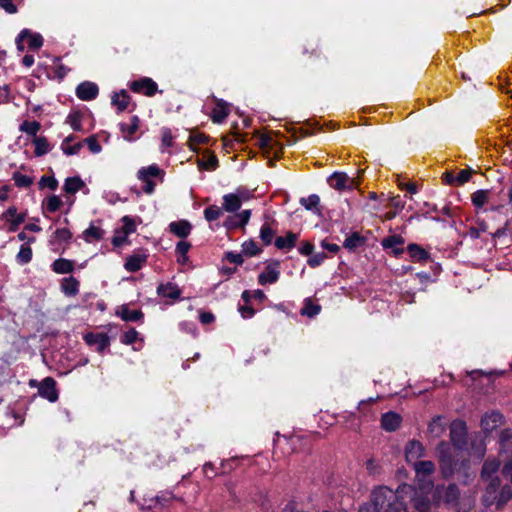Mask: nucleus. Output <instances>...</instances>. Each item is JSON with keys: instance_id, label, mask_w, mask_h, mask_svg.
Returning <instances> with one entry per match:
<instances>
[{"instance_id": "obj_1", "label": "nucleus", "mask_w": 512, "mask_h": 512, "mask_svg": "<svg viewBox=\"0 0 512 512\" xmlns=\"http://www.w3.org/2000/svg\"><path fill=\"white\" fill-rule=\"evenodd\" d=\"M397 495V493L393 492L387 486H380L372 491L370 503H364L360 505V507H368V512H381L383 507L385 505L388 506Z\"/></svg>"}, {"instance_id": "obj_2", "label": "nucleus", "mask_w": 512, "mask_h": 512, "mask_svg": "<svg viewBox=\"0 0 512 512\" xmlns=\"http://www.w3.org/2000/svg\"><path fill=\"white\" fill-rule=\"evenodd\" d=\"M450 441L455 449H466L467 427L464 421L457 419L450 424Z\"/></svg>"}, {"instance_id": "obj_3", "label": "nucleus", "mask_w": 512, "mask_h": 512, "mask_svg": "<svg viewBox=\"0 0 512 512\" xmlns=\"http://www.w3.org/2000/svg\"><path fill=\"white\" fill-rule=\"evenodd\" d=\"M437 450L439 452L440 470L444 478H450L454 474V459L449 451V444L442 441Z\"/></svg>"}, {"instance_id": "obj_4", "label": "nucleus", "mask_w": 512, "mask_h": 512, "mask_svg": "<svg viewBox=\"0 0 512 512\" xmlns=\"http://www.w3.org/2000/svg\"><path fill=\"white\" fill-rule=\"evenodd\" d=\"M328 184L335 190L343 191L345 189H354L357 187V182L354 178H349L344 172H334L328 178Z\"/></svg>"}, {"instance_id": "obj_5", "label": "nucleus", "mask_w": 512, "mask_h": 512, "mask_svg": "<svg viewBox=\"0 0 512 512\" xmlns=\"http://www.w3.org/2000/svg\"><path fill=\"white\" fill-rule=\"evenodd\" d=\"M129 87L133 92L141 93L148 97L154 96L158 90L157 83L148 77L132 81Z\"/></svg>"}, {"instance_id": "obj_6", "label": "nucleus", "mask_w": 512, "mask_h": 512, "mask_svg": "<svg viewBox=\"0 0 512 512\" xmlns=\"http://www.w3.org/2000/svg\"><path fill=\"white\" fill-rule=\"evenodd\" d=\"M84 340L87 345L95 346L99 353H103L110 345V338L105 333H87Z\"/></svg>"}, {"instance_id": "obj_7", "label": "nucleus", "mask_w": 512, "mask_h": 512, "mask_svg": "<svg viewBox=\"0 0 512 512\" xmlns=\"http://www.w3.org/2000/svg\"><path fill=\"white\" fill-rule=\"evenodd\" d=\"M486 482L487 486L482 496V502L485 506H491L496 502L497 493L501 486V480L498 476H495Z\"/></svg>"}, {"instance_id": "obj_8", "label": "nucleus", "mask_w": 512, "mask_h": 512, "mask_svg": "<svg viewBox=\"0 0 512 512\" xmlns=\"http://www.w3.org/2000/svg\"><path fill=\"white\" fill-rule=\"evenodd\" d=\"M499 455L504 460L512 459V431L504 429L499 436Z\"/></svg>"}, {"instance_id": "obj_9", "label": "nucleus", "mask_w": 512, "mask_h": 512, "mask_svg": "<svg viewBox=\"0 0 512 512\" xmlns=\"http://www.w3.org/2000/svg\"><path fill=\"white\" fill-rule=\"evenodd\" d=\"M279 261L267 265L263 272L258 276V282L261 285L273 284L278 281L280 276Z\"/></svg>"}, {"instance_id": "obj_10", "label": "nucleus", "mask_w": 512, "mask_h": 512, "mask_svg": "<svg viewBox=\"0 0 512 512\" xmlns=\"http://www.w3.org/2000/svg\"><path fill=\"white\" fill-rule=\"evenodd\" d=\"M38 393L41 397L50 402H55L58 399V392L56 389V381L52 377H46L38 388Z\"/></svg>"}, {"instance_id": "obj_11", "label": "nucleus", "mask_w": 512, "mask_h": 512, "mask_svg": "<svg viewBox=\"0 0 512 512\" xmlns=\"http://www.w3.org/2000/svg\"><path fill=\"white\" fill-rule=\"evenodd\" d=\"M99 92L98 86L89 81L82 82L76 88V95L83 101H90L97 97Z\"/></svg>"}, {"instance_id": "obj_12", "label": "nucleus", "mask_w": 512, "mask_h": 512, "mask_svg": "<svg viewBox=\"0 0 512 512\" xmlns=\"http://www.w3.org/2000/svg\"><path fill=\"white\" fill-rule=\"evenodd\" d=\"M503 416L497 411L486 413L481 419V427L485 433H491L502 424Z\"/></svg>"}, {"instance_id": "obj_13", "label": "nucleus", "mask_w": 512, "mask_h": 512, "mask_svg": "<svg viewBox=\"0 0 512 512\" xmlns=\"http://www.w3.org/2000/svg\"><path fill=\"white\" fill-rule=\"evenodd\" d=\"M116 315L126 322H138L144 317L141 310H130L128 305L124 304L117 308Z\"/></svg>"}, {"instance_id": "obj_14", "label": "nucleus", "mask_w": 512, "mask_h": 512, "mask_svg": "<svg viewBox=\"0 0 512 512\" xmlns=\"http://www.w3.org/2000/svg\"><path fill=\"white\" fill-rule=\"evenodd\" d=\"M381 244L385 249H392L394 255L396 256L401 255L404 252V239L400 235H392L386 237L382 240Z\"/></svg>"}, {"instance_id": "obj_15", "label": "nucleus", "mask_w": 512, "mask_h": 512, "mask_svg": "<svg viewBox=\"0 0 512 512\" xmlns=\"http://www.w3.org/2000/svg\"><path fill=\"white\" fill-rule=\"evenodd\" d=\"M242 205L240 194L229 193L223 196L222 209L229 213L237 212Z\"/></svg>"}, {"instance_id": "obj_16", "label": "nucleus", "mask_w": 512, "mask_h": 512, "mask_svg": "<svg viewBox=\"0 0 512 512\" xmlns=\"http://www.w3.org/2000/svg\"><path fill=\"white\" fill-rule=\"evenodd\" d=\"M401 423V416L395 412L384 413L381 417V426L384 430L395 431Z\"/></svg>"}, {"instance_id": "obj_17", "label": "nucleus", "mask_w": 512, "mask_h": 512, "mask_svg": "<svg viewBox=\"0 0 512 512\" xmlns=\"http://www.w3.org/2000/svg\"><path fill=\"white\" fill-rule=\"evenodd\" d=\"M424 454V447L423 445L416 440L409 441L406 448H405V456L407 461L416 462L420 457H422Z\"/></svg>"}, {"instance_id": "obj_18", "label": "nucleus", "mask_w": 512, "mask_h": 512, "mask_svg": "<svg viewBox=\"0 0 512 512\" xmlns=\"http://www.w3.org/2000/svg\"><path fill=\"white\" fill-rule=\"evenodd\" d=\"M300 204L308 211L317 216H322V208L320 207V197L317 194H311L307 198L302 197Z\"/></svg>"}, {"instance_id": "obj_19", "label": "nucleus", "mask_w": 512, "mask_h": 512, "mask_svg": "<svg viewBox=\"0 0 512 512\" xmlns=\"http://www.w3.org/2000/svg\"><path fill=\"white\" fill-rule=\"evenodd\" d=\"M157 294L161 297L176 300L180 298L181 290L176 284L168 282L157 287Z\"/></svg>"}, {"instance_id": "obj_20", "label": "nucleus", "mask_w": 512, "mask_h": 512, "mask_svg": "<svg viewBox=\"0 0 512 512\" xmlns=\"http://www.w3.org/2000/svg\"><path fill=\"white\" fill-rule=\"evenodd\" d=\"M139 124H140V119L136 115L131 118L130 124L120 123L119 127H120L121 133L123 135V138L127 141L134 140V134L139 129Z\"/></svg>"}, {"instance_id": "obj_21", "label": "nucleus", "mask_w": 512, "mask_h": 512, "mask_svg": "<svg viewBox=\"0 0 512 512\" xmlns=\"http://www.w3.org/2000/svg\"><path fill=\"white\" fill-rule=\"evenodd\" d=\"M192 226L187 220L174 221L169 224V231L180 238H186Z\"/></svg>"}, {"instance_id": "obj_22", "label": "nucleus", "mask_w": 512, "mask_h": 512, "mask_svg": "<svg viewBox=\"0 0 512 512\" xmlns=\"http://www.w3.org/2000/svg\"><path fill=\"white\" fill-rule=\"evenodd\" d=\"M500 467V462L496 459H487L481 470V478L483 481H488L491 478H494Z\"/></svg>"}, {"instance_id": "obj_23", "label": "nucleus", "mask_w": 512, "mask_h": 512, "mask_svg": "<svg viewBox=\"0 0 512 512\" xmlns=\"http://www.w3.org/2000/svg\"><path fill=\"white\" fill-rule=\"evenodd\" d=\"M297 239H298V235L289 231V232H287L286 236L277 237L275 239L274 244L280 250H285V249L290 250L293 247H295Z\"/></svg>"}, {"instance_id": "obj_24", "label": "nucleus", "mask_w": 512, "mask_h": 512, "mask_svg": "<svg viewBox=\"0 0 512 512\" xmlns=\"http://www.w3.org/2000/svg\"><path fill=\"white\" fill-rule=\"evenodd\" d=\"M3 216L11 222L10 231H16L17 227L25 221V214L17 213L15 207H9Z\"/></svg>"}, {"instance_id": "obj_25", "label": "nucleus", "mask_w": 512, "mask_h": 512, "mask_svg": "<svg viewBox=\"0 0 512 512\" xmlns=\"http://www.w3.org/2000/svg\"><path fill=\"white\" fill-rule=\"evenodd\" d=\"M79 281L73 277L64 278L61 282V290L66 296H75L79 292Z\"/></svg>"}, {"instance_id": "obj_26", "label": "nucleus", "mask_w": 512, "mask_h": 512, "mask_svg": "<svg viewBox=\"0 0 512 512\" xmlns=\"http://www.w3.org/2000/svg\"><path fill=\"white\" fill-rule=\"evenodd\" d=\"M407 251L413 261L425 262L430 258L429 253L415 243L409 244L407 246Z\"/></svg>"}, {"instance_id": "obj_27", "label": "nucleus", "mask_w": 512, "mask_h": 512, "mask_svg": "<svg viewBox=\"0 0 512 512\" xmlns=\"http://www.w3.org/2000/svg\"><path fill=\"white\" fill-rule=\"evenodd\" d=\"M74 266V261L58 258L53 262L52 270L57 274H67L73 272Z\"/></svg>"}, {"instance_id": "obj_28", "label": "nucleus", "mask_w": 512, "mask_h": 512, "mask_svg": "<svg viewBox=\"0 0 512 512\" xmlns=\"http://www.w3.org/2000/svg\"><path fill=\"white\" fill-rule=\"evenodd\" d=\"M112 104L117 106V109L119 112H123L124 110L127 109L129 103H130V100H131V97L129 96V94L127 93L126 90H121L119 93L115 92L113 95H112Z\"/></svg>"}, {"instance_id": "obj_29", "label": "nucleus", "mask_w": 512, "mask_h": 512, "mask_svg": "<svg viewBox=\"0 0 512 512\" xmlns=\"http://www.w3.org/2000/svg\"><path fill=\"white\" fill-rule=\"evenodd\" d=\"M146 255H132L127 258L124 267L129 272H137L146 263Z\"/></svg>"}, {"instance_id": "obj_30", "label": "nucleus", "mask_w": 512, "mask_h": 512, "mask_svg": "<svg viewBox=\"0 0 512 512\" xmlns=\"http://www.w3.org/2000/svg\"><path fill=\"white\" fill-rule=\"evenodd\" d=\"M366 242V238L361 236L358 232H353L343 242V247L350 251H354L360 246H363Z\"/></svg>"}, {"instance_id": "obj_31", "label": "nucleus", "mask_w": 512, "mask_h": 512, "mask_svg": "<svg viewBox=\"0 0 512 512\" xmlns=\"http://www.w3.org/2000/svg\"><path fill=\"white\" fill-rule=\"evenodd\" d=\"M228 114L229 111L226 102L219 100L216 104V107L213 109L211 116L212 121L214 123H222L227 118Z\"/></svg>"}, {"instance_id": "obj_32", "label": "nucleus", "mask_w": 512, "mask_h": 512, "mask_svg": "<svg viewBox=\"0 0 512 512\" xmlns=\"http://www.w3.org/2000/svg\"><path fill=\"white\" fill-rule=\"evenodd\" d=\"M321 311V306L317 303H315L311 298H306L304 300L303 307L300 310V314L302 316H307L309 318H312L319 314Z\"/></svg>"}, {"instance_id": "obj_33", "label": "nucleus", "mask_w": 512, "mask_h": 512, "mask_svg": "<svg viewBox=\"0 0 512 512\" xmlns=\"http://www.w3.org/2000/svg\"><path fill=\"white\" fill-rule=\"evenodd\" d=\"M85 183L79 176L68 177L65 180L63 189L68 194H75L82 187H84Z\"/></svg>"}, {"instance_id": "obj_34", "label": "nucleus", "mask_w": 512, "mask_h": 512, "mask_svg": "<svg viewBox=\"0 0 512 512\" xmlns=\"http://www.w3.org/2000/svg\"><path fill=\"white\" fill-rule=\"evenodd\" d=\"M512 498V488L510 485H504L499 488L496 502L494 503L498 509L502 508Z\"/></svg>"}, {"instance_id": "obj_35", "label": "nucleus", "mask_w": 512, "mask_h": 512, "mask_svg": "<svg viewBox=\"0 0 512 512\" xmlns=\"http://www.w3.org/2000/svg\"><path fill=\"white\" fill-rule=\"evenodd\" d=\"M413 467L418 475L427 476L435 471V465L430 460L416 461L413 463Z\"/></svg>"}, {"instance_id": "obj_36", "label": "nucleus", "mask_w": 512, "mask_h": 512, "mask_svg": "<svg viewBox=\"0 0 512 512\" xmlns=\"http://www.w3.org/2000/svg\"><path fill=\"white\" fill-rule=\"evenodd\" d=\"M103 236L104 230L92 224L83 232V238L86 242L99 241Z\"/></svg>"}, {"instance_id": "obj_37", "label": "nucleus", "mask_w": 512, "mask_h": 512, "mask_svg": "<svg viewBox=\"0 0 512 512\" xmlns=\"http://www.w3.org/2000/svg\"><path fill=\"white\" fill-rule=\"evenodd\" d=\"M33 144L35 145L34 153L36 156H43L50 150V145L46 137H35Z\"/></svg>"}, {"instance_id": "obj_38", "label": "nucleus", "mask_w": 512, "mask_h": 512, "mask_svg": "<svg viewBox=\"0 0 512 512\" xmlns=\"http://www.w3.org/2000/svg\"><path fill=\"white\" fill-rule=\"evenodd\" d=\"M161 174V170L157 165H150L149 167H143L141 168L138 173L137 177L139 180H146L147 178L151 177H157Z\"/></svg>"}, {"instance_id": "obj_39", "label": "nucleus", "mask_w": 512, "mask_h": 512, "mask_svg": "<svg viewBox=\"0 0 512 512\" xmlns=\"http://www.w3.org/2000/svg\"><path fill=\"white\" fill-rule=\"evenodd\" d=\"M407 508V503L404 501L403 497L397 495L396 498L389 503L385 512H406Z\"/></svg>"}, {"instance_id": "obj_40", "label": "nucleus", "mask_w": 512, "mask_h": 512, "mask_svg": "<svg viewBox=\"0 0 512 512\" xmlns=\"http://www.w3.org/2000/svg\"><path fill=\"white\" fill-rule=\"evenodd\" d=\"M32 259V249L28 245H22L18 254L16 255V260L19 264H27Z\"/></svg>"}, {"instance_id": "obj_41", "label": "nucleus", "mask_w": 512, "mask_h": 512, "mask_svg": "<svg viewBox=\"0 0 512 512\" xmlns=\"http://www.w3.org/2000/svg\"><path fill=\"white\" fill-rule=\"evenodd\" d=\"M488 195H489L488 190H477L471 196L473 205L478 208L482 207L487 202Z\"/></svg>"}, {"instance_id": "obj_42", "label": "nucleus", "mask_w": 512, "mask_h": 512, "mask_svg": "<svg viewBox=\"0 0 512 512\" xmlns=\"http://www.w3.org/2000/svg\"><path fill=\"white\" fill-rule=\"evenodd\" d=\"M430 505V500L422 495L417 496L413 499V506L419 512H429Z\"/></svg>"}, {"instance_id": "obj_43", "label": "nucleus", "mask_w": 512, "mask_h": 512, "mask_svg": "<svg viewBox=\"0 0 512 512\" xmlns=\"http://www.w3.org/2000/svg\"><path fill=\"white\" fill-rule=\"evenodd\" d=\"M222 213H223L222 208H220L216 205H211L204 210V217L208 222H212V221H215L218 218H220Z\"/></svg>"}, {"instance_id": "obj_44", "label": "nucleus", "mask_w": 512, "mask_h": 512, "mask_svg": "<svg viewBox=\"0 0 512 512\" xmlns=\"http://www.w3.org/2000/svg\"><path fill=\"white\" fill-rule=\"evenodd\" d=\"M428 430L435 437H440L445 431V427L441 422V417L434 418L429 424Z\"/></svg>"}, {"instance_id": "obj_45", "label": "nucleus", "mask_w": 512, "mask_h": 512, "mask_svg": "<svg viewBox=\"0 0 512 512\" xmlns=\"http://www.w3.org/2000/svg\"><path fill=\"white\" fill-rule=\"evenodd\" d=\"M20 130L28 135L37 137L36 134L40 130V124L37 121H24L20 126Z\"/></svg>"}, {"instance_id": "obj_46", "label": "nucleus", "mask_w": 512, "mask_h": 512, "mask_svg": "<svg viewBox=\"0 0 512 512\" xmlns=\"http://www.w3.org/2000/svg\"><path fill=\"white\" fill-rule=\"evenodd\" d=\"M25 40H28V46L30 49H33V50H38L43 45L42 36L40 34H33L30 30H29V34L26 35Z\"/></svg>"}, {"instance_id": "obj_47", "label": "nucleus", "mask_w": 512, "mask_h": 512, "mask_svg": "<svg viewBox=\"0 0 512 512\" xmlns=\"http://www.w3.org/2000/svg\"><path fill=\"white\" fill-rule=\"evenodd\" d=\"M242 252L245 256H255L261 252V249L253 240L246 241L242 244Z\"/></svg>"}, {"instance_id": "obj_48", "label": "nucleus", "mask_w": 512, "mask_h": 512, "mask_svg": "<svg viewBox=\"0 0 512 512\" xmlns=\"http://www.w3.org/2000/svg\"><path fill=\"white\" fill-rule=\"evenodd\" d=\"M12 179L17 187L27 188L33 183V179L19 172L13 173Z\"/></svg>"}, {"instance_id": "obj_49", "label": "nucleus", "mask_w": 512, "mask_h": 512, "mask_svg": "<svg viewBox=\"0 0 512 512\" xmlns=\"http://www.w3.org/2000/svg\"><path fill=\"white\" fill-rule=\"evenodd\" d=\"M274 231L269 227L268 224H264L260 230V238L265 245H270L274 237Z\"/></svg>"}, {"instance_id": "obj_50", "label": "nucleus", "mask_w": 512, "mask_h": 512, "mask_svg": "<svg viewBox=\"0 0 512 512\" xmlns=\"http://www.w3.org/2000/svg\"><path fill=\"white\" fill-rule=\"evenodd\" d=\"M62 206V200L57 195H51L46 200V209L53 213Z\"/></svg>"}, {"instance_id": "obj_51", "label": "nucleus", "mask_w": 512, "mask_h": 512, "mask_svg": "<svg viewBox=\"0 0 512 512\" xmlns=\"http://www.w3.org/2000/svg\"><path fill=\"white\" fill-rule=\"evenodd\" d=\"M122 222H123L122 230L125 235L128 236L129 234L134 233L136 231V224L132 217L124 216L122 218Z\"/></svg>"}, {"instance_id": "obj_52", "label": "nucleus", "mask_w": 512, "mask_h": 512, "mask_svg": "<svg viewBox=\"0 0 512 512\" xmlns=\"http://www.w3.org/2000/svg\"><path fill=\"white\" fill-rule=\"evenodd\" d=\"M138 337V332L134 328H130L128 331L124 332L121 336V342L125 345L133 344Z\"/></svg>"}, {"instance_id": "obj_53", "label": "nucleus", "mask_w": 512, "mask_h": 512, "mask_svg": "<svg viewBox=\"0 0 512 512\" xmlns=\"http://www.w3.org/2000/svg\"><path fill=\"white\" fill-rule=\"evenodd\" d=\"M39 187H48L51 190H55L58 187V181L52 176H42L39 181Z\"/></svg>"}, {"instance_id": "obj_54", "label": "nucleus", "mask_w": 512, "mask_h": 512, "mask_svg": "<svg viewBox=\"0 0 512 512\" xmlns=\"http://www.w3.org/2000/svg\"><path fill=\"white\" fill-rule=\"evenodd\" d=\"M198 164L201 168L213 170L217 167L218 159L214 154L208 156L207 160L200 159Z\"/></svg>"}, {"instance_id": "obj_55", "label": "nucleus", "mask_w": 512, "mask_h": 512, "mask_svg": "<svg viewBox=\"0 0 512 512\" xmlns=\"http://www.w3.org/2000/svg\"><path fill=\"white\" fill-rule=\"evenodd\" d=\"M326 258L327 255L324 252H319L314 255H311L307 263L310 267L315 268L320 266Z\"/></svg>"}, {"instance_id": "obj_56", "label": "nucleus", "mask_w": 512, "mask_h": 512, "mask_svg": "<svg viewBox=\"0 0 512 512\" xmlns=\"http://www.w3.org/2000/svg\"><path fill=\"white\" fill-rule=\"evenodd\" d=\"M459 496L458 487L455 484H450L445 491V501L454 502Z\"/></svg>"}, {"instance_id": "obj_57", "label": "nucleus", "mask_w": 512, "mask_h": 512, "mask_svg": "<svg viewBox=\"0 0 512 512\" xmlns=\"http://www.w3.org/2000/svg\"><path fill=\"white\" fill-rule=\"evenodd\" d=\"M67 123L70 124V126L72 127V129L74 131H80L81 130V116L79 113H73V114H69V116L67 117Z\"/></svg>"}, {"instance_id": "obj_58", "label": "nucleus", "mask_w": 512, "mask_h": 512, "mask_svg": "<svg viewBox=\"0 0 512 512\" xmlns=\"http://www.w3.org/2000/svg\"><path fill=\"white\" fill-rule=\"evenodd\" d=\"M366 469L368 471V473L372 476H376L378 474H380L381 472V467L380 465L375 461V459L373 458H370L366 461Z\"/></svg>"}, {"instance_id": "obj_59", "label": "nucleus", "mask_w": 512, "mask_h": 512, "mask_svg": "<svg viewBox=\"0 0 512 512\" xmlns=\"http://www.w3.org/2000/svg\"><path fill=\"white\" fill-rule=\"evenodd\" d=\"M472 174H473V170H471V169L461 170L456 177V183L458 185H463L464 183H466L470 180Z\"/></svg>"}, {"instance_id": "obj_60", "label": "nucleus", "mask_w": 512, "mask_h": 512, "mask_svg": "<svg viewBox=\"0 0 512 512\" xmlns=\"http://www.w3.org/2000/svg\"><path fill=\"white\" fill-rule=\"evenodd\" d=\"M191 248V244L187 241H180L176 245V253L184 257V260H188L187 253Z\"/></svg>"}, {"instance_id": "obj_61", "label": "nucleus", "mask_w": 512, "mask_h": 512, "mask_svg": "<svg viewBox=\"0 0 512 512\" xmlns=\"http://www.w3.org/2000/svg\"><path fill=\"white\" fill-rule=\"evenodd\" d=\"M85 143H87L89 150L92 153H99L102 149L101 145L97 141L95 136H90L84 140Z\"/></svg>"}, {"instance_id": "obj_62", "label": "nucleus", "mask_w": 512, "mask_h": 512, "mask_svg": "<svg viewBox=\"0 0 512 512\" xmlns=\"http://www.w3.org/2000/svg\"><path fill=\"white\" fill-rule=\"evenodd\" d=\"M235 216L237 217L238 223L241 225V228L244 229V227L250 220L251 210H248V209L243 210V211L235 214Z\"/></svg>"}, {"instance_id": "obj_63", "label": "nucleus", "mask_w": 512, "mask_h": 512, "mask_svg": "<svg viewBox=\"0 0 512 512\" xmlns=\"http://www.w3.org/2000/svg\"><path fill=\"white\" fill-rule=\"evenodd\" d=\"M162 145L166 147L172 146L173 143V135L169 128H162Z\"/></svg>"}, {"instance_id": "obj_64", "label": "nucleus", "mask_w": 512, "mask_h": 512, "mask_svg": "<svg viewBox=\"0 0 512 512\" xmlns=\"http://www.w3.org/2000/svg\"><path fill=\"white\" fill-rule=\"evenodd\" d=\"M238 311L240 312L241 316L245 319L251 318L255 314L254 308L249 304L239 306Z\"/></svg>"}]
</instances>
